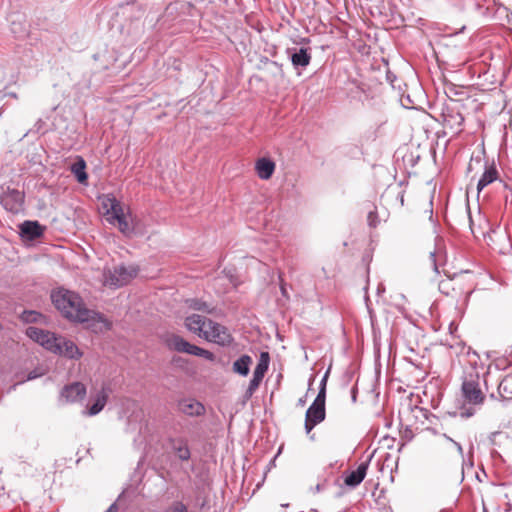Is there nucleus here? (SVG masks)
<instances>
[{"label":"nucleus","instance_id":"obj_18","mask_svg":"<svg viewBox=\"0 0 512 512\" xmlns=\"http://www.w3.org/2000/svg\"><path fill=\"white\" fill-rule=\"evenodd\" d=\"M71 172L81 184H86L88 175L86 173V162L81 156H77L76 162L71 166Z\"/></svg>","mask_w":512,"mask_h":512},{"label":"nucleus","instance_id":"obj_6","mask_svg":"<svg viewBox=\"0 0 512 512\" xmlns=\"http://www.w3.org/2000/svg\"><path fill=\"white\" fill-rule=\"evenodd\" d=\"M269 353L262 352L260 355V359L254 369L253 377L249 382V385L246 390V396L251 397L255 391L259 388L267 370L269 367Z\"/></svg>","mask_w":512,"mask_h":512},{"label":"nucleus","instance_id":"obj_7","mask_svg":"<svg viewBox=\"0 0 512 512\" xmlns=\"http://www.w3.org/2000/svg\"><path fill=\"white\" fill-rule=\"evenodd\" d=\"M26 335L51 353L58 339L54 333L33 326L26 329Z\"/></svg>","mask_w":512,"mask_h":512},{"label":"nucleus","instance_id":"obj_8","mask_svg":"<svg viewBox=\"0 0 512 512\" xmlns=\"http://www.w3.org/2000/svg\"><path fill=\"white\" fill-rule=\"evenodd\" d=\"M52 353L72 360H79L83 356V352L73 341L62 336H58Z\"/></svg>","mask_w":512,"mask_h":512},{"label":"nucleus","instance_id":"obj_4","mask_svg":"<svg viewBox=\"0 0 512 512\" xmlns=\"http://www.w3.org/2000/svg\"><path fill=\"white\" fill-rule=\"evenodd\" d=\"M110 224L117 226L119 231L125 236H131L137 226V219L133 216L129 206L124 205L122 209H118V213L109 220Z\"/></svg>","mask_w":512,"mask_h":512},{"label":"nucleus","instance_id":"obj_1","mask_svg":"<svg viewBox=\"0 0 512 512\" xmlns=\"http://www.w3.org/2000/svg\"><path fill=\"white\" fill-rule=\"evenodd\" d=\"M51 299L64 317L75 322L85 323L95 332H104L110 329V322L99 313L86 308L77 293L60 288L52 292Z\"/></svg>","mask_w":512,"mask_h":512},{"label":"nucleus","instance_id":"obj_19","mask_svg":"<svg viewBox=\"0 0 512 512\" xmlns=\"http://www.w3.org/2000/svg\"><path fill=\"white\" fill-rule=\"evenodd\" d=\"M253 360L249 355H242L236 361H234L232 365V370L234 373L239 374L241 376H247L250 371V366Z\"/></svg>","mask_w":512,"mask_h":512},{"label":"nucleus","instance_id":"obj_35","mask_svg":"<svg viewBox=\"0 0 512 512\" xmlns=\"http://www.w3.org/2000/svg\"><path fill=\"white\" fill-rule=\"evenodd\" d=\"M499 390H500V391H501V390H504V391L506 390L505 382H504V381L500 383V385H499Z\"/></svg>","mask_w":512,"mask_h":512},{"label":"nucleus","instance_id":"obj_29","mask_svg":"<svg viewBox=\"0 0 512 512\" xmlns=\"http://www.w3.org/2000/svg\"><path fill=\"white\" fill-rule=\"evenodd\" d=\"M165 512H188V508L182 502H174Z\"/></svg>","mask_w":512,"mask_h":512},{"label":"nucleus","instance_id":"obj_11","mask_svg":"<svg viewBox=\"0 0 512 512\" xmlns=\"http://www.w3.org/2000/svg\"><path fill=\"white\" fill-rule=\"evenodd\" d=\"M24 195L16 189L8 188L1 197V204L7 211L17 213L22 207Z\"/></svg>","mask_w":512,"mask_h":512},{"label":"nucleus","instance_id":"obj_32","mask_svg":"<svg viewBox=\"0 0 512 512\" xmlns=\"http://www.w3.org/2000/svg\"><path fill=\"white\" fill-rule=\"evenodd\" d=\"M447 439H448L449 441H451V442H452V444H453V445L455 446V448L457 449V451H458L460 454H462V447H461V445H460L459 443H457V442L453 441V440H452L451 438H449V437H447Z\"/></svg>","mask_w":512,"mask_h":512},{"label":"nucleus","instance_id":"obj_17","mask_svg":"<svg viewBox=\"0 0 512 512\" xmlns=\"http://www.w3.org/2000/svg\"><path fill=\"white\" fill-rule=\"evenodd\" d=\"M21 233L33 240L40 237L43 234L42 226L36 221H25L21 226Z\"/></svg>","mask_w":512,"mask_h":512},{"label":"nucleus","instance_id":"obj_36","mask_svg":"<svg viewBox=\"0 0 512 512\" xmlns=\"http://www.w3.org/2000/svg\"><path fill=\"white\" fill-rule=\"evenodd\" d=\"M305 404V400L299 399V405L303 406Z\"/></svg>","mask_w":512,"mask_h":512},{"label":"nucleus","instance_id":"obj_20","mask_svg":"<svg viewBox=\"0 0 512 512\" xmlns=\"http://www.w3.org/2000/svg\"><path fill=\"white\" fill-rule=\"evenodd\" d=\"M180 410L189 416H199L204 413V406L196 400H186L180 403Z\"/></svg>","mask_w":512,"mask_h":512},{"label":"nucleus","instance_id":"obj_16","mask_svg":"<svg viewBox=\"0 0 512 512\" xmlns=\"http://www.w3.org/2000/svg\"><path fill=\"white\" fill-rule=\"evenodd\" d=\"M166 344L169 347V349L178 351V352H184L187 354H190V351L193 348V344H190L188 341L183 339L182 337L178 335H171L166 339Z\"/></svg>","mask_w":512,"mask_h":512},{"label":"nucleus","instance_id":"obj_13","mask_svg":"<svg viewBox=\"0 0 512 512\" xmlns=\"http://www.w3.org/2000/svg\"><path fill=\"white\" fill-rule=\"evenodd\" d=\"M209 320L203 316L193 314L185 319V326L189 331L203 337L206 328H208Z\"/></svg>","mask_w":512,"mask_h":512},{"label":"nucleus","instance_id":"obj_33","mask_svg":"<svg viewBox=\"0 0 512 512\" xmlns=\"http://www.w3.org/2000/svg\"><path fill=\"white\" fill-rule=\"evenodd\" d=\"M280 282H281V292L285 296L286 295V289L284 287L283 280H282L281 277H280Z\"/></svg>","mask_w":512,"mask_h":512},{"label":"nucleus","instance_id":"obj_26","mask_svg":"<svg viewBox=\"0 0 512 512\" xmlns=\"http://www.w3.org/2000/svg\"><path fill=\"white\" fill-rule=\"evenodd\" d=\"M190 354L191 355H195V356H199V357H203L209 361H213L215 359V356L212 352L206 350V349H203L201 347H198L196 345H193V348L192 350L190 351Z\"/></svg>","mask_w":512,"mask_h":512},{"label":"nucleus","instance_id":"obj_9","mask_svg":"<svg viewBox=\"0 0 512 512\" xmlns=\"http://www.w3.org/2000/svg\"><path fill=\"white\" fill-rule=\"evenodd\" d=\"M462 394L465 400L473 405H480L485 399V395L480 389L478 381L473 379L465 380L462 383Z\"/></svg>","mask_w":512,"mask_h":512},{"label":"nucleus","instance_id":"obj_23","mask_svg":"<svg viewBox=\"0 0 512 512\" xmlns=\"http://www.w3.org/2000/svg\"><path fill=\"white\" fill-rule=\"evenodd\" d=\"M310 60L311 55L305 48H301L291 55V61L294 66L306 67L309 65Z\"/></svg>","mask_w":512,"mask_h":512},{"label":"nucleus","instance_id":"obj_10","mask_svg":"<svg viewBox=\"0 0 512 512\" xmlns=\"http://www.w3.org/2000/svg\"><path fill=\"white\" fill-rule=\"evenodd\" d=\"M86 393V386L77 381L65 385L60 392V397L67 403H74L83 400Z\"/></svg>","mask_w":512,"mask_h":512},{"label":"nucleus","instance_id":"obj_31","mask_svg":"<svg viewBox=\"0 0 512 512\" xmlns=\"http://www.w3.org/2000/svg\"><path fill=\"white\" fill-rule=\"evenodd\" d=\"M473 414H474V410L471 408H469V409L463 408L460 412L461 417H464V418L471 417Z\"/></svg>","mask_w":512,"mask_h":512},{"label":"nucleus","instance_id":"obj_14","mask_svg":"<svg viewBox=\"0 0 512 512\" xmlns=\"http://www.w3.org/2000/svg\"><path fill=\"white\" fill-rule=\"evenodd\" d=\"M368 466V462L361 463L356 470L350 471L345 476L344 483L350 487L359 485L366 476Z\"/></svg>","mask_w":512,"mask_h":512},{"label":"nucleus","instance_id":"obj_27","mask_svg":"<svg viewBox=\"0 0 512 512\" xmlns=\"http://www.w3.org/2000/svg\"><path fill=\"white\" fill-rule=\"evenodd\" d=\"M176 455L181 460H188L190 458V451L186 444H180L178 447H174Z\"/></svg>","mask_w":512,"mask_h":512},{"label":"nucleus","instance_id":"obj_22","mask_svg":"<svg viewBox=\"0 0 512 512\" xmlns=\"http://www.w3.org/2000/svg\"><path fill=\"white\" fill-rule=\"evenodd\" d=\"M107 399L108 392L105 388H102L101 391L97 394L95 402L89 408V415L93 416L102 411L107 403Z\"/></svg>","mask_w":512,"mask_h":512},{"label":"nucleus","instance_id":"obj_34","mask_svg":"<svg viewBox=\"0 0 512 512\" xmlns=\"http://www.w3.org/2000/svg\"><path fill=\"white\" fill-rule=\"evenodd\" d=\"M38 376H39L38 374L31 372V373H29V375H28V379H29V380H32V379H34V378H36V377H38Z\"/></svg>","mask_w":512,"mask_h":512},{"label":"nucleus","instance_id":"obj_15","mask_svg":"<svg viewBox=\"0 0 512 512\" xmlns=\"http://www.w3.org/2000/svg\"><path fill=\"white\" fill-rule=\"evenodd\" d=\"M275 167V163L268 158H260L255 164L256 173L262 180L270 179L275 171Z\"/></svg>","mask_w":512,"mask_h":512},{"label":"nucleus","instance_id":"obj_25","mask_svg":"<svg viewBox=\"0 0 512 512\" xmlns=\"http://www.w3.org/2000/svg\"><path fill=\"white\" fill-rule=\"evenodd\" d=\"M187 304H188L189 308H191L193 310H197V311L212 313L214 310L208 303H206L202 300H199V299L187 300Z\"/></svg>","mask_w":512,"mask_h":512},{"label":"nucleus","instance_id":"obj_30","mask_svg":"<svg viewBox=\"0 0 512 512\" xmlns=\"http://www.w3.org/2000/svg\"><path fill=\"white\" fill-rule=\"evenodd\" d=\"M367 221H368L369 226H371V227L377 226L379 219H378V213H377L376 208H374V210H372L368 213Z\"/></svg>","mask_w":512,"mask_h":512},{"label":"nucleus","instance_id":"obj_21","mask_svg":"<svg viewBox=\"0 0 512 512\" xmlns=\"http://www.w3.org/2000/svg\"><path fill=\"white\" fill-rule=\"evenodd\" d=\"M498 178V171L494 165L486 168L483 175L477 183V191H482L487 185L493 183Z\"/></svg>","mask_w":512,"mask_h":512},{"label":"nucleus","instance_id":"obj_2","mask_svg":"<svg viewBox=\"0 0 512 512\" xmlns=\"http://www.w3.org/2000/svg\"><path fill=\"white\" fill-rule=\"evenodd\" d=\"M326 381L327 374L321 381V387L317 397L306 411L305 430L307 433H310L317 424L321 423L325 419Z\"/></svg>","mask_w":512,"mask_h":512},{"label":"nucleus","instance_id":"obj_5","mask_svg":"<svg viewBox=\"0 0 512 512\" xmlns=\"http://www.w3.org/2000/svg\"><path fill=\"white\" fill-rule=\"evenodd\" d=\"M207 325L208 328H206L203 334L204 339L221 346H227L232 343L233 338L226 327L212 320H209Z\"/></svg>","mask_w":512,"mask_h":512},{"label":"nucleus","instance_id":"obj_28","mask_svg":"<svg viewBox=\"0 0 512 512\" xmlns=\"http://www.w3.org/2000/svg\"><path fill=\"white\" fill-rule=\"evenodd\" d=\"M42 315L35 311H24L22 314V319L26 322H37Z\"/></svg>","mask_w":512,"mask_h":512},{"label":"nucleus","instance_id":"obj_3","mask_svg":"<svg viewBox=\"0 0 512 512\" xmlns=\"http://www.w3.org/2000/svg\"><path fill=\"white\" fill-rule=\"evenodd\" d=\"M138 267L134 265L117 266L104 272L103 283L110 288H119L131 282L138 274Z\"/></svg>","mask_w":512,"mask_h":512},{"label":"nucleus","instance_id":"obj_24","mask_svg":"<svg viewBox=\"0 0 512 512\" xmlns=\"http://www.w3.org/2000/svg\"><path fill=\"white\" fill-rule=\"evenodd\" d=\"M439 290L447 296H449V295L453 296L454 294L457 293V291H460L461 288L460 287L456 288L454 279L448 278V279H444V280L440 281Z\"/></svg>","mask_w":512,"mask_h":512},{"label":"nucleus","instance_id":"obj_12","mask_svg":"<svg viewBox=\"0 0 512 512\" xmlns=\"http://www.w3.org/2000/svg\"><path fill=\"white\" fill-rule=\"evenodd\" d=\"M99 200L103 214L108 222L112 216L118 213V209H122L125 205L117 200L112 194L102 195Z\"/></svg>","mask_w":512,"mask_h":512}]
</instances>
